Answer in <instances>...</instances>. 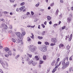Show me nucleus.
Returning <instances> with one entry per match:
<instances>
[{
	"instance_id": "c85d7f7f",
	"label": "nucleus",
	"mask_w": 73,
	"mask_h": 73,
	"mask_svg": "<svg viewBox=\"0 0 73 73\" xmlns=\"http://www.w3.org/2000/svg\"><path fill=\"white\" fill-rule=\"evenodd\" d=\"M5 50L6 52H8V51L9 50V48L8 47H6L5 48Z\"/></svg>"
},
{
	"instance_id": "b1692460",
	"label": "nucleus",
	"mask_w": 73,
	"mask_h": 73,
	"mask_svg": "<svg viewBox=\"0 0 73 73\" xmlns=\"http://www.w3.org/2000/svg\"><path fill=\"white\" fill-rule=\"evenodd\" d=\"M47 19L48 20H50L51 19V17L50 16H47Z\"/></svg>"
},
{
	"instance_id": "ea45409f",
	"label": "nucleus",
	"mask_w": 73,
	"mask_h": 73,
	"mask_svg": "<svg viewBox=\"0 0 73 73\" xmlns=\"http://www.w3.org/2000/svg\"><path fill=\"white\" fill-rule=\"evenodd\" d=\"M58 24H55L54 25L53 27L54 28H56V26H57Z\"/></svg>"
},
{
	"instance_id": "5fc2aeb1",
	"label": "nucleus",
	"mask_w": 73,
	"mask_h": 73,
	"mask_svg": "<svg viewBox=\"0 0 73 73\" xmlns=\"http://www.w3.org/2000/svg\"><path fill=\"white\" fill-rule=\"evenodd\" d=\"M70 17H72V16H73V14H70L69 15Z\"/></svg>"
},
{
	"instance_id": "69168bd1",
	"label": "nucleus",
	"mask_w": 73,
	"mask_h": 73,
	"mask_svg": "<svg viewBox=\"0 0 73 73\" xmlns=\"http://www.w3.org/2000/svg\"><path fill=\"white\" fill-rule=\"evenodd\" d=\"M3 48V47L2 46H0V49H2V48Z\"/></svg>"
},
{
	"instance_id": "a19ab883",
	"label": "nucleus",
	"mask_w": 73,
	"mask_h": 73,
	"mask_svg": "<svg viewBox=\"0 0 73 73\" xmlns=\"http://www.w3.org/2000/svg\"><path fill=\"white\" fill-rule=\"evenodd\" d=\"M56 45L55 43H52L50 44V46H53L54 45Z\"/></svg>"
},
{
	"instance_id": "6ab92c4d",
	"label": "nucleus",
	"mask_w": 73,
	"mask_h": 73,
	"mask_svg": "<svg viewBox=\"0 0 73 73\" xmlns=\"http://www.w3.org/2000/svg\"><path fill=\"white\" fill-rule=\"evenodd\" d=\"M25 8V6H23L21 7L19 9L20 10H21H21H23V9H24V8Z\"/></svg>"
},
{
	"instance_id": "13d9d810",
	"label": "nucleus",
	"mask_w": 73,
	"mask_h": 73,
	"mask_svg": "<svg viewBox=\"0 0 73 73\" xmlns=\"http://www.w3.org/2000/svg\"><path fill=\"white\" fill-rule=\"evenodd\" d=\"M60 3H64V1H63V0H60Z\"/></svg>"
},
{
	"instance_id": "c9c22d12",
	"label": "nucleus",
	"mask_w": 73,
	"mask_h": 73,
	"mask_svg": "<svg viewBox=\"0 0 73 73\" xmlns=\"http://www.w3.org/2000/svg\"><path fill=\"white\" fill-rule=\"evenodd\" d=\"M45 31H43L42 33L41 34L43 36H44V35H45Z\"/></svg>"
},
{
	"instance_id": "f257e3e1",
	"label": "nucleus",
	"mask_w": 73,
	"mask_h": 73,
	"mask_svg": "<svg viewBox=\"0 0 73 73\" xmlns=\"http://www.w3.org/2000/svg\"><path fill=\"white\" fill-rule=\"evenodd\" d=\"M68 57L66 56L62 61V68L63 69H65V68L68 67L70 64L69 62H67L65 63L66 61H68Z\"/></svg>"
},
{
	"instance_id": "de8ad7c7",
	"label": "nucleus",
	"mask_w": 73,
	"mask_h": 73,
	"mask_svg": "<svg viewBox=\"0 0 73 73\" xmlns=\"http://www.w3.org/2000/svg\"><path fill=\"white\" fill-rule=\"evenodd\" d=\"M57 62L56 63V64H58V61H60V58H58L57 59Z\"/></svg>"
},
{
	"instance_id": "1a4fd4ad",
	"label": "nucleus",
	"mask_w": 73,
	"mask_h": 73,
	"mask_svg": "<svg viewBox=\"0 0 73 73\" xmlns=\"http://www.w3.org/2000/svg\"><path fill=\"white\" fill-rule=\"evenodd\" d=\"M28 17V16L25 15H22L21 18L22 19H27V18Z\"/></svg>"
},
{
	"instance_id": "603ef678",
	"label": "nucleus",
	"mask_w": 73,
	"mask_h": 73,
	"mask_svg": "<svg viewBox=\"0 0 73 73\" xmlns=\"http://www.w3.org/2000/svg\"><path fill=\"white\" fill-rule=\"evenodd\" d=\"M5 57H9V55L8 54H6L5 55Z\"/></svg>"
},
{
	"instance_id": "f03ea898",
	"label": "nucleus",
	"mask_w": 73,
	"mask_h": 73,
	"mask_svg": "<svg viewBox=\"0 0 73 73\" xmlns=\"http://www.w3.org/2000/svg\"><path fill=\"white\" fill-rule=\"evenodd\" d=\"M2 61V59L1 58H0V62L3 68H5L6 65L7 67H8V66H9V65L7 62H6L5 63L4 62H3Z\"/></svg>"
},
{
	"instance_id": "3c124183",
	"label": "nucleus",
	"mask_w": 73,
	"mask_h": 73,
	"mask_svg": "<svg viewBox=\"0 0 73 73\" xmlns=\"http://www.w3.org/2000/svg\"><path fill=\"white\" fill-rule=\"evenodd\" d=\"M41 25L42 26V27L43 28H45V25H44V24H41Z\"/></svg>"
},
{
	"instance_id": "0eeeda50",
	"label": "nucleus",
	"mask_w": 73,
	"mask_h": 73,
	"mask_svg": "<svg viewBox=\"0 0 73 73\" xmlns=\"http://www.w3.org/2000/svg\"><path fill=\"white\" fill-rule=\"evenodd\" d=\"M57 65H56L55 66V68H54L53 70L52 71V73H54V72H55V71H56L57 70V69H56V68H58V66H59V65L58 64H57L58 63H56Z\"/></svg>"
},
{
	"instance_id": "dca6fc26",
	"label": "nucleus",
	"mask_w": 73,
	"mask_h": 73,
	"mask_svg": "<svg viewBox=\"0 0 73 73\" xmlns=\"http://www.w3.org/2000/svg\"><path fill=\"white\" fill-rule=\"evenodd\" d=\"M64 46V44H60L59 45V48L60 49V48H61L62 47H63Z\"/></svg>"
},
{
	"instance_id": "a18cd8bd",
	"label": "nucleus",
	"mask_w": 73,
	"mask_h": 73,
	"mask_svg": "<svg viewBox=\"0 0 73 73\" xmlns=\"http://www.w3.org/2000/svg\"><path fill=\"white\" fill-rule=\"evenodd\" d=\"M45 45H49V43L47 42H45Z\"/></svg>"
},
{
	"instance_id": "4468645a",
	"label": "nucleus",
	"mask_w": 73,
	"mask_h": 73,
	"mask_svg": "<svg viewBox=\"0 0 73 73\" xmlns=\"http://www.w3.org/2000/svg\"><path fill=\"white\" fill-rule=\"evenodd\" d=\"M73 35L72 34H71L70 35V38L68 39V41H71V40H72V37Z\"/></svg>"
},
{
	"instance_id": "c03bdc74",
	"label": "nucleus",
	"mask_w": 73,
	"mask_h": 73,
	"mask_svg": "<svg viewBox=\"0 0 73 73\" xmlns=\"http://www.w3.org/2000/svg\"><path fill=\"white\" fill-rule=\"evenodd\" d=\"M30 15V13L29 12H27V13H26V15H27V17H29V16L28 15Z\"/></svg>"
},
{
	"instance_id": "20e7f679",
	"label": "nucleus",
	"mask_w": 73,
	"mask_h": 73,
	"mask_svg": "<svg viewBox=\"0 0 73 73\" xmlns=\"http://www.w3.org/2000/svg\"><path fill=\"white\" fill-rule=\"evenodd\" d=\"M38 48L39 50H40L42 52H46L47 50L46 47L45 45H43L41 47L40 46H38Z\"/></svg>"
},
{
	"instance_id": "473e14b6",
	"label": "nucleus",
	"mask_w": 73,
	"mask_h": 73,
	"mask_svg": "<svg viewBox=\"0 0 73 73\" xmlns=\"http://www.w3.org/2000/svg\"><path fill=\"white\" fill-rule=\"evenodd\" d=\"M43 61L42 60H40L39 61V64H42L43 62Z\"/></svg>"
},
{
	"instance_id": "7ed1b4c3",
	"label": "nucleus",
	"mask_w": 73,
	"mask_h": 73,
	"mask_svg": "<svg viewBox=\"0 0 73 73\" xmlns=\"http://www.w3.org/2000/svg\"><path fill=\"white\" fill-rule=\"evenodd\" d=\"M29 48L30 51L31 52H34L35 51L37 50V47L36 46H34L32 45H31L29 46Z\"/></svg>"
},
{
	"instance_id": "49530a36",
	"label": "nucleus",
	"mask_w": 73,
	"mask_h": 73,
	"mask_svg": "<svg viewBox=\"0 0 73 73\" xmlns=\"http://www.w3.org/2000/svg\"><path fill=\"white\" fill-rule=\"evenodd\" d=\"M31 15H32L33 16L34 15V14H35V13L33 11H31Z\"/></svg>"
},
{
	"instance_id": "864d4df0",
	"label": "nucleus",
	"mask_w": 73,
	"mask_h": 73,
	"mask_svg": "<svg viewBox=\"0 0 73 73\" xmlns=\"http://www.w3.org/2000/svg\"><path fill=\"white\" fill-rule=\"evenodd\" d=\"M59 17H60V18H62V14H61L60 15H59Z\"/></svg>"
},
{
	"instance_id": "bb28decb",
	"label": "nucleus",
	"mask_w": 73,
	"mask_h": 73,
	"mask_svg": "<svg viewBox=\"0 0 73 73\" xmlns=\"http://www.w3.org/2000/svg\"><path fill=\"white\" fill-rule=\"evenodd\" d=\"M59 12V10H58L57 9L56 10V16H57V15H58V13Z\"/></svg>"
},
{
	"instance_id": "9d476101",
	"label": "nucleus",
	"mask_w": 73,
	"mask_h": 73,
	"mask_svg": "<svg viewBox=\"0 0 73 73\" xmlns=\"http://www.w3.org/2000/svg\"><path fill=\"white\" fill-rule=\"evenodd\" d=\"M16 35L17 36H18L20 38H21V33L20 32H17V33H16Z\"/></svg>"
},
{
	"instance_id": "4be33fe9",
	"label": "nucleus",
	"mask_w": 73,
	"mask_h": 73,
	"mask_svg": "<svg viewBox=\"0 0 73 73\" xmlns=\"http://www.w3.org/2000/svg\"><path fill=\"white\" fill-rule=\"evenodd\" d=\"M40 5V2H38L35 5L36 7H38Z\"/></svg>"
},
{
	"instance_id": "680f3d73",
	"label": "nucleus",
	"mask_w": 73,
	"mask_h": 73,
	"mask_svg": "<svg viewBox=\"0 0 73 73\" xmlns=\"http://www.w3.org/2000/svg\"><path fill=\"white\" fill-rule=\"evenodd\" d=\"M36 25H34V26H31V28H34L35 27Z\"/></svg>"
},
{
	"instance_id": "4c0bfd02",
	"label": "nucleus",
	"mask_w": 73,
	"mask_h": 73,
	"mask_svg": "<svg viewBox=\"0 0 73 73\" xmlns=\"http://www.w3.org/2000/svg\"><path fill=\"white\" fill-rule=\"evenodd\" d=\"M15 0H9V1L11 3H12L15 2Z\"/></svg>"
},
{
	"instance_id": "774afa93",
	"label": "nucleus",
	"mask_w": 73,
	"mask_h": 73,
	"mask_svg": "<svg viewBox=\"0 0 73 73\" xmlns=\"http://www.w3.org/2000/svg\"><path fill=\"white\" fill-rule=\"evenodd\" d=\"M71 10H72V11H73V6L71 8Z\"/></svg>"
},
{
	"instance_id": "6e6552de",
	"label": "nucleus",
	"mask_w": 73,
	"mask_h": 73,
	"mask_svg": "<svg viewBox=\"0 0 73 73\" xmlns=\"http://www.w3.org/2000/svg\"><path fill=\"white\" fill-rule=\"evenodd\" d=\"M51 41L52 42H54L55 43H56L57 42V40L55 38H52L51 39Z\"/></svg>"
},
{
	"instance_id": "5701e85b",
	"label": "nucleus",
	"mask_w": 73,
	"mask_h": 73,
	"mask_svg": "<svg viewBox=\"0 0 73 73\" xmlns=\"http://www.w3.org/2000/svg\"><path fill=\"white\" fill-rule=\"evenodd\" d=\"M69 38V35L66 36V38H65L66 40H68V39Z\"/></svg>"
},
{
	"instance_id": "aec40b11",
	"label": "nucleus",
	"mask_w": 73,
	"mask_h": 73,
	"mask_svg": "<svg viewBox=\"0 0 73 73\" xmlns=\"http://www.w3.org/2000/svg\"><path fill=\"white\" fill-rule=\"evenodd\" d=\"M21 58H22V59L21 60L22 63L23 64H24V62L25 61V60L23 59L25 57H22Z\"/></svg>"
},
{
	"instance_id": "6e6d98bb",
	"label": "nucleus",
	"mask_w": 73,
	"mask_h": 73,
	"mask_svg": "<svg viewBox=\"0 0 73 73\" xmlns=\"http://www.w3.org/2000/svg\"><path fill=\"white\" fill-rule=\"evenodd\" d=\"M65 26H64L62 27V29H65Z\"/></svg>"
},
{
	"instance_id": "9b49d317",
	"label": "nucleus",
	"mask_w": 73,
	"mask_h": 73,
	"mask_svg": "<svg viewBox=\"0 0 73 73\" xmlns=\"http://www.w3.org/2000/svg\"><path fill=\"white\" fill-rule=\"evenodd\" d=\"M72 18L70 17H69L67 19V21L68 23H70L72 21Z\"/></svg>"
},
{
	"instance_id": "2eb2a0df",
	"label": "nucleus",
	"mask_w": 73,
	"mask_h": 73,
	"mask_svg": "<svg viewBox=\"0 0 73 73\" xmlns=\"http://www.w3.org/2000/svg\"><path fill=\"white\" fill-rule=\"evenodd\" d=\"M13 26H12V25H10L9 27V29H10V30H12V29H13Z\"/></svg>"
},
{
	"instance_id": "f704fd0d",
	"label": "nucleus",
	"mask_w": 73,
	"mask_h": 73,
	"mask_svg": "<svg viewBox=\"0 0 73 73\" xmlns=\"http://www.w3.org/2000/svg\"><path fill=\"white\" fill-rule=\"evenodd\" d=\"M12 42H16V40L14 38H12Z\"/></svg>"
},
{
	"instance_id": "58836bf2",
	"label": "nucleus",
	"mask_w": 73,
	"mask_h": 73,
	"mask_svg": "<svg viewBox=\"0 0 73 73\" xmlns=\"http://www.w3.org/2000/svg\"><path fill=\"white\" fill-rule=\"evenodd\" d=\"M72 69H73V68L72 67H70L69 68V72H71V70H72Z\"/></svg>"
},
{
	"instance_id": "39448f33",
	"label": "nucleus",
	"mask_w": 73,
	"mask_h": 73,
	"mask_svg": "<svg viewBox=\"0 0 73 73\" xmlns=\"http://www.w3.org/2000/svg\"><path fill=\"white\" fill-rule=\"evenodd\" d=\"M28 64L29 65H31L32 64L33 66H35L37 63L34 60H31L28 62Z\"/></svg>"
},
{
	"instance_id": "f8f14e48",
	"label": "nucleus",
	"mask_w": 73,
	"mask_h": 73,
	"mask_svg": "<svg viewBox=\"0 0 73 73\" xmlns=\"http://www.w3.org/2000/svg\"><path fill=\"white\" fill-rule=\"evenodd\" d=\"M22 41V40H21V39H18L17 40V41L16 42V43H17V44H20V43H21V42Z\"/></svg>"
},
{
	"instance_id": "7c9ffc66",
	"label": "nucleus",
	"mask_w": 73,
	"mask_h": 73,
	"mask_svg": "<svg viewBox=\"0 0 73 73\" xmlns=\"http://www.w3.org/2000/svg\"><path fill=\"white\" fill-rule=\"evenodd\" d=\"M25 3V2H22V3H21L20 5L21 6H23V5H24Z\"/></svg>"
},
{
	"instance_id": "423d86ee",
	"label": "nucleus",
	"mask_w": 73,
	"mask_h": 73,
	"mask_svg": "<svg viewBox=\"0 0 73 73\" xmlns=\"http://www.w3.org/2000/svg\"><path fill=\"white\" fill-rule=\"evenodd\" d=\"M1 28H3L4 29H8V26L7 25L4 23H2L1 25L0 26Z\"/></svg>"
},
{
	"instance_id": "2f4dec72",
	"label": "nucleus",
	"mask_w": 73,
	"mask_h": 73,
	"mask_svg": "<svg viewBox=\"0 0 73 73\" xmlns=\"http://www.w3.org/2000/svg\"><path fill=\"white\" fill-rule=\"evenodd\" d=\"M70 48V46L69 45H67L66 46V49L67 50H69Z\"/></svg>"
},
{
	"instance_id": "f3484780",
	"label": "nucleus",
	"mask_w": 73,
	"mask_h": 73,
	"mask_svg": "<svg viewBox=\"0 0 73 73\" xmlns=\"http://www.w3.org/2000/svg\"><path fill=\"white\" fill-rule=\"evenodd\" d=\"M27 54L28 57L29 58H31L32 57V55L31 54H29L28 53H27Z\"/></svg>"
},
{
	"instance_id": "c756f323",
	"label": "nucleus",
	"mask_w": 73,
	"mask_h": 73,
	"mask_svg": "<svg viewBox=\"0 0 73 73\" xmlns=\"http://www.w3.org/2000/svg\"><path fill=\"white\" fill-rule=\"evenodd\" d=\"M31 39L29 37H27V41H31Z\"/></svg>"
},
{
	"instance_id": "8fccbe9b",
	"label": "nucleus",
	"mask_w": 73,
	"mask_h": 73,
	"mask_svg": "<svg viewBox=\"0 0 73 73\" xmlns=\"http://www.w3.org/2000/svg\"><path fill=\"white\" fill-rule=\"evenodd\" d=\"M0 20L1 21H3V22H4L5 20H4V19H0Z\"/></svg>"
},
{
	"instance_id": "e433bc0d",
	"label": "nucleus",
	"mask_w": 73,
	"mask_h": 73,
	"mask_svg": "<svg viewBox=\"0 0 73 73\" xmlns=\"http://www.w3.org/2000/svg\"><path fill=\"white\" fill-rule=\"evenodd\" d=\"M5 14H9V12H7V11H4L3 12Z\"/></svg>"
},
{
	"instance_id": "393cba45",
	"label": "nucleus",
	"mask_w": 73,
	"mask_h": 73,
	"mask_svg": "<svg viewBox=\"0 0 73 73\" xmlns=\"http://www.w3.org/2000/svg\"><path fill=\"white\" fill-rule=\"evenodd\" d=\"M35 58L36 59V61H38L39 60V58L38 57V56H35Z\"/></svg>"
},
{
	"instance_id": "412c9836",
	"label": "nucleus",
	"mask_w": 73,
	"mask_h": 73,
	"mask_svg": "<svg viewBox=\"0 0 73 73\" xmlns=\"http://www.w3.org/2000/svg\"><path fill=\"white\" fill-rule=\"evenodd\" d=\"M26 34V33L25 32H22L21 34V36H24Z\"/></svg>"
},
{
	"instance_id": "09e8293b",
	"label": "nucleus",
	"mask_w": 73,
	"mask_h": 73,
	"mask_svg": "<svg viewBox=\"0 0 73 73\" xmlns=\"http://www.w3.org/2000/svg\"><path fill=\"white\" fill-rule=\"evenodd\" d=\"M21 49V47L20 46H19L18 47V50H20Z\"/></svg>"
},
{
	"instance_id": "72a5a7b5",
	"label": "nucleus",
	"mask_w": 73,
	"mask_h": 73,
	"mask_svg": "<svg viewBox=\"0 0 73 73\" xmlns=\"http://www.w3.org/2000/svg\"><path fill=\"white\" fill-rule=\"evenodd\" d=\"M31 35H32V36H31V38H32L33 39H34V37L33 34V33H32Z\"/></svg>"
},
{
	"instance_id": "338daca9",
	"label": "nucleus",
	"mask_w": 73,
	"mask_h": 73,
	"mask_svg": "<svg viewBox=\"0 0 73 73\" xmlns=\"http://www.w3.org/2000/svg\"><path fill=\"white\" fill-rule=\"evenodd\" d=\"M52 24V21H50L49 22V24L50 25Z\"/></svg>"
},
{
	"instance_id": "0e129e2a",
	"label": "nucleus",
	"mask_w": 73,
	"mask_h": 73,
	"mask_svg": "<svg viewBox=\"0 0 73 73\" xmlns=\"http://www.w3.org/2000/svg\"><path fill=\"white\" fill-rule=\"evenodd\" d=\"M20 52H21H21H23V50L22 49H21V50H19Z\"/></svg>"
},
{
	"instance_id": "e2e57ef3",
	"label": "nucleus",
	"mask_w": 73,
	"mask_h": 73,
	"mask_svg": "<svg viewBox=\"0 0 73 73\" xmlns=\"http://www.w3.org/2000/svg\"><path fill=\"white\" fill-rule=\"evenodd\" d=\"M38 20V19H35L34 20V22H36V21H37Z\"/></svg>"
},
{
	"instance_id": "bf43d9fd",
	"label": "nucleus",
	"mask_w": 73,
	"mask_h": 73,
	"mask_svg": "<svg viewBox=\"0 0 73 73\" xmlns=\"http://www.w3.org/2000/svg\"><path fill=\"white\" fill-rule=\"evenodd\" d=\"M38 44H41V42L38 41Z\"/></svg>"
},
{
	"instance_id": "ddd939ff",
	"label": "nucleus",
	"mask_w": 73,
	"mask_h": 73,
	"mask_svg": "<svg viewBox=\"0 0 73 73\" xmlns=\"http://www.w3.org/2000/svg\"><path fill=\"white\" fill-rule=\"evenodd\" d=\"M25 60L26 61H29V58L28 56H27L25 58Z\"/></svg>"
},
{
	"instance_id": "052dcab7",
	"label": "nucleus",
	"mask_w": 73,
	"mask_h": 73,
	"mask_svg": "<svg viewBox=\"0 0 73 73\" xmlns=\"http://www.w3.org/2000/svg\"><path fill=\"white\" fill-rule=\"evenodd\" d=\"M38 29H41V28L40 27V25H38Z\"/></svg>"
},
{
	"instance_id": "a211bd4d",
	"label": "nucleus",
	"mask_w": 73,
	"mask_h": 73,
	"mask_svg": "<svg viewBox=\"0 0 73 73\" xmlns=\"http://www.w3.org/2000/svg\"><path fill=\"white\" fill-rule=\"evenodd\" d=\"M8 54L9 56H12V52H11V51H9L8 52Z\"/></svg>"
},
{
	"instance_id": "4d7b16f0",
	"label": "nucleus",
	"mask_w": 73,
	"mask_h": 73,
	"mask_svg": "<svg viewBox=\"0 0 73 73\" xmlns=\"http://www.w3.org/2000/svg\"><path fill=\"white\" fill-rule=\"evenodd\" d=\"M0 72L1 73H3V71L2 70V69H0Z\"/></svg>"
},
{
	"instance_id": "79ce46f5",
	"label": "nucleus",
	"mask_w": 73,
	"mask_h": 73,
	"mask_svg": "<svg viewBox=\"0 0 73 73\" xmlns=\"http://www.w3.org/2000/svg\"><path fill=\"white\" fill-rule=\"evenodd\" d=\"M54 3H51L50 5V6L51 7H53V6H54Z\"/></svg>"
},
{
	"instance_id": "a878e982",
	"label": "nucleus",
	"mask_w": 73,
	"mask_h": 73,
	"mask_svg": "<svg viewBox=\"0 0 73 73\" xmlns=\"http://www.w3.org/2000/svg\"><path fill=\"white\" fill-rule=\"evenodd\" d=\"M43 58L44 60H46V55H44L43 56Z\"/></svg>"
},
{
	"instance_id": "cd10ccee",
	"label": "nucleus",
	"mask_w": 73,
	"mask_h": 73,
	"mask_svg": "<svg viewBox=\"0 0 73 73\" xmlns=\"http://www.w3.org/2000/svg\"><path fill=\"white\" fill-rule=\"evenodd\" d=\"M38 38L39 40H41V39H42L43 38V37L42 36H38Z\"/></svg>"
},
{
	"instance_id": "37998d69",
	"label": "nucleus",
	"mask_w": 73,
	"mask_h": 73,
	"mask_svg": "<svg viewBox=\"0 0 73 73\" xmlns=\"http://www.w3.org/2000/svg\"><path fill=\"white\" fill-rule=\"evenodd\" d=\"M19 56H20V55H17L15 57V58L16 59H17L19 57Z\"/></svg>"
}]
</instances>
